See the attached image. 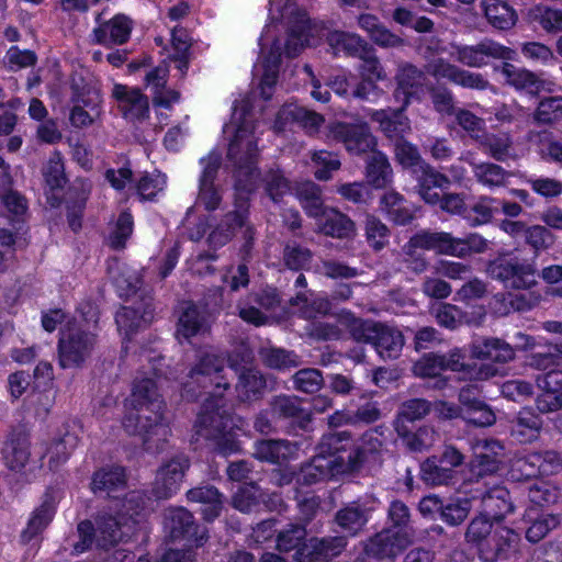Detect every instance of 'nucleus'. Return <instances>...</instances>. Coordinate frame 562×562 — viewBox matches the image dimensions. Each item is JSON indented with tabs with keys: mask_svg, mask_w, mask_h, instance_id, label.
I'll return each mask as SVG.
<instances>
[{
	"mask_svg": "<svg viewBox=\"0 0 562 562\" xmlns=\"http://www.w3.org/2000/svg\"><path fill=\"white\" fill-rule=\"evenodd\" d=\"M80 319L68 321L61 329L58 344L59 363L63 368L80 366L90 356L94 338L88 331L91 323H97L98 311L88 303L79 308Z\"/></svg>",
	"mask_w": 562,
	"mask_h": 562,
	"instance_id": "obj_11",
	"label": "nucleus"
},
{
	"mask_svg": "<svg viewBox=\"0 0 562 562\" xmlns=\"http://www.w3.org/2000/svg\"><path fill=\"white\" fill-rule=\"evenodd\" d=\"M358 24L368 33L371 41L381 47H397L403 44V40L386 29L373 14H361Z\"/></svg>",
	"mask_w": 562,
	"mask_h": 562,
	"instance_id": "obj_40",
	"label": "nucleus"
},
{
	"mask_svg": "<svg viewBox=\"0 0 562 562\" xmlns=\"http://www.w3.org/2000/svg\"><path fill=\"white\" fill-rule=\"evenodd\" d=\"M171 41L175 50L172 58L180 75L183 76L188 69V52L190 48L188 35L183 31L175 30L171 35Z\"/></svg>",
	"mask_w": 562,
	"mask_h": 562,
	"instance_id": "obj_61",
	"label": "nucleus"
},
{
	"mask_svg": "<svg viewBox=\"0 0 562 562\" xmlns=\"http://www.w3.org/2000/svg\"><path fill=\"white\" fill-rule=\"evenodd\" d=\"M194 385L203 390L200 396L205 395L203 407L195 422L196 432L216 441L217 448L223 454H231L239 450L237 440L244 422L227 414L224 409V392L229 382L225 371L224 358L212 347L200 350L196 363L190 371L189 380L183 383V391L189 396Z\"/></svg>",
	"mask_w": 562,
	"mask_h": 562,
	"instance_id": "obj_3",
	"label": "nucleus"
},
{
	"mask_svg": "<svg viewBox=\"0 0 562 562\" xmlns=\"http://www.w3.org/2000/svg\"><path fill=\"white\" fill-rule=\"evenodd\" d=\"M374 509L373 506L370 508L362 507L360 505H350L345 509L340 510L337 516L338 525L348 533H357L368 520V512Z\"/></svg>",
	"mask_w": 562,
	"mask_h": 562,
	"instance_id": "obj_47",
	"label": "nucleus"
},
{
	"mask_svg": "<svg viewBox=\"0 0 562 562\" xmlns=\"http://www.w3.org/2000/svg\"><path fill=\"white\" fill-rule=\"evenodd\" d=\"M470 353L474 359L505 363L514 359L515 350L499 338H479L470 345Z\"/></svg>",
	"mask_w": 562,
	"mask_h": 562,
	"instance_id": "obj_33",
	"label": "nucleus"
},
{
	"mask_svg": "<svg viewBox=\"0 0 562 562\" xmlns=\"http://www.w3.org/2000/svg\"><path fill=\"white\" fill-rule=\"evenodd\" d=\"M296 195L308 215L317 217L319 229L331 237L350 238L355 235V224L335 209H323L321 190L313 182H305L296 189Z\"/></svg>",
	"mask_w": 562,
	"mask_h": 562,
	"instance_id": "obj_14",
	"label": "nucleus"
},
{
	"mask_svg": "<svg viewBox=\"0 0 562 562\" xmlns=\"http://www.w3.org/2000/svg\"><path fill=\"white\" fill-rule=\"evenodd\" d=\"M362 63L358 68L360 77H372L375 80H384L386 74L382 67L374 49L370 46L362 55L358 57Z\"/></svg>",
	"mask_w": 562,
	"mask_h": 562,
	"instance_id": "obj_62",
	"label": "nucleus"
},
{
	"mask_svg": "<svg viewBox=\"0 0 562 562\" xmlns=\"http://www.w3.org/2000/svg\"><path fill=\"white\" fill-rule=\"evenodd\" d=\"M259 488L254 484H246L238 488L233 497V505L243 513H250L260 506Z\"/></svg>",
	"mask_w": 562,
	"mask_h": 562,
	"instance_id": "obj_56",
	"label": "nucleus"
},
{
	"mask_svg": "<svg viewBox=\"0 0 562 562\" xmlns=\"http://www.w3.org/2000/svg\"><path fill=\"white\" fill-rule=\"evenodd\" d=\"M535 120L543 124L562 121V98H548L542 100L535 113Z\"/></svg>",
	"mask_w": 562,
	"mask_h": 562,
	"instance_id": "obj_60",
	"label": "nucleus"
},
{
	"mask_svg": "<svg viewBox=\"0 0 562 562\" xmlns=\"http://www.w3.org/2000/svg\"><path fill=\"white\" fill-rule=\"evenodd\" d=\"M372 77H361L356 81L351 74L339 72L329 82L331 89L341 97L352 95L353 98L373 101L380 97L382 90Z\"/></svg>",
	"mask_w": 562,
	"mask_h": 562,
	"instance_id": "obj_25",
	"label": "nucleus"
},
{
	"mask_svg": "<svg viewBox=\"0 0 562 562\" xmlns=\"http://www.w3.org/2000/svg\"><path fill=\"white\" fill-rule=\"evenodd\" d=\"M504 80L517 90L536 94L540 91H552L553 83L525 68H517L512 64H504L501 69Z\"/></svg>",
	"mask_w": 562,
	"mask_h": 562,
	"instance_id": "obj_29",
	"label": "nucleus"
},
{
	"mask_svg": "<svg viewBox=\"0 0 562 562\" xmlns=\"http://www.w3.org/2000/svg\"><path fill=\"white\" fill-rule=\"evenodd\" d=\"M327 42L336 54L359 57L370 45L358 34L342 31H335L328 34Z\"/></svg>",
	"mask_w": 562,
	"mask_h": 562,
	"instance_id": "obj_41",
	"label": "nucleus"
},
{
	"mask_svg": "<svg viewBox=\"0 0 562 562\" xmlns=\"http://www.w3.org/2000/svg\"><path fill=\"white\" fill-rule=\"evenodd\" d=\"M115 268L112 265L109 266V277L113 281L116 291L120 296H131L139 289L140 280L131 273L127 268H121L119 262H114Z\"/></svg>",
	"mask_w": 562,
	"mask_h": 562,
	"instance_id": "obj_52",
	"label": "nucleus"
},
{
	"mask_svg": "<svg viewBox=\"0 0 562 562\" xmlns=\"http://www.w3.org/2000/svg\"><path fill=\"white\" fill-rule=\"evenodd\" d=\"M323 121L319 114L311 112L297 104L290 103L280 110L274 123V128L282 131L288 123L296 122L308 131H314L321 126Z\"/></svg>",
	"mask_w": 562,
	"mask_h": 562,
	"instance_id": "obj_37",
	"label": "nucleus"
},
{
	"mask_svg": "<svg viewBox=\"0 0 562 562\" xmlns=\"http://www.w3.org/2000/svg\"><path fill=\"white\" fill-rule=\"evenodd\" d=\"M481 7L488 23L498 30H509L517 22L515 9L504 0H482Z\"/></svg>",
	"mask_w": 562,
	"mask_h": 562,
	"instance_id": "obj_39",
	"label": "nucleus"
},
{
	"mask_svg": "<svg viewBox=\"0 0 562 562\" xmlns=\"http://www.w3.org/2000/svg\"><path fill=\"white\" fill-rule=\"evenodd\" d=\"M562 470V459L555 451L530 453L517 458L509 471L513 480L529 479L537 475H552Z\"/></svg>",
	"mask_w": 562,
	"mask_h": 562,
	"instance_id": "obj_22",
	"label": "nucleus"
},
{
	"mask_svg": "<svg viewBox=\"0 0 562 562\" xmlns=\"http://www.w3.org/2000/svg\"><path fill=\"white\" fill-rule=\"evenodd\" d=\"M297 448L288 441L282 440H262L256 446V457L259 460L278 463L293 458Z\"/></svg>",
	"mask_w": 562,
	"mask_h": 562,
	"instance_id": "obj_44",
	"label": "nucleus"
},
{
	"mask_svg": "<svg viewBox=\"0 0 562 562\" xmlns=\"http://www.w3.org/2000/svg\"><path fill=\"white\" fill-rule=\"evenodd\" d=\"M352 333L357 340L371 342L383 359L398 357L404 346L402 333L386 325L357 321Z\"/></svg>",
	"mask_w": 562,
	"mask_h": 562,
	"instance_id": "obj_18",
	"label": "nucleus"
},
{
	"mask_svg": "<svg viewBox=\"0 0 562 562\" xmlns=\"http://www.w3.org/2000/svg\"><path fill=\"white\" fill-rule=\"evenodd\" d=\"M471 507L467 497L451 499L442 507V520L452 526L459 525L468 517Z\"/></svg>",
	"mask_w": 562,
	"mask_h": 562,
	"instance_id": "obj_57",
	"label": "nucleus"
},
{
	"mask_svg": "<svg viewBox=\"0 0 562 562\" xmlns=\"http://www.w3.org/2000/svg\"><path fill=\"white\" fill-rule=\"evenodd\" d=\"M189 461L184 457H177L165 463L158 471L155 481V493L159 498H167L175 494L183 480Z\"/></svg>",
	"mask_w": 562,
	"mask_h": 562,
	"instance_id": "obj_27",
	"label": "nucleus"
},
{
	"mask_svg": "<svg viewBox=\"0 0 562 562\" xmlns=\"http://www.w3.org/2000/svg\"><path fill=\"white\" fill-rule=\"evenodd\" d=\"M502 451L503 447L495 440H477L473 446L474 460L471 462L473 476L479 479L498 471Z\"/></svg>",
	"mask_w": 562,
	"mask_h": 562,
	"instance_id": "obj_31",
	"label": "nucleus"
},
{
	"mask_svg": "<svg viewBox=\"0 0 562 562\" xmlns=\"http://www.w3.org/2000/svg\"><path fill=\"white\" fill-rule=\"evenodd\" d=\"M306 531L299 525H291L290 528L279 533L277 547L280 551L296 550L297 561L318 559L319 557H334L346 546L344 538L334 537L330 539H310L304 541Z\"/></svg>",
	"mask_w": 562,
	"mask_h": 562,
	"instance_id": "obj_16",
	"label": "nucleus"
},
{
	"mask_svg": "<svg viewBox=\"0 0 562 562\" xmlns=\"http://www.w3.org/2000/svg\"><path fill=\"white\" fill-rule=\"evenodd\" d=\"M162 385V379L154 366L150 376L144 372L136 378L125 404L127 414L122 426L128 434L139 436L145 443L164 440L169 434L165 403L158 392Z\"/></svg>",
	"mask_w": 562,
	"mask_h": 562,
	"instance_id": "obj_5",
	"label": "nucleus"
},
{
	"mask_svg": "<svg viewBox=\"0 0 562 562\" xmlns=\"http://www.w3.org/2000/svg\"><path fill=\"white\" fill-rule=\"evenodd\" d=\"M560 524V519L555 515H542L528 528L526 538L530 542H538L543 539L547 533Z\"/></svg>",
	"mask_w": 562,
	"mask_h": 562,
	"instance_id": "obj_64",
	"label": "nucleus"
},
{
	"mask_svg": "<svg viewBox=\"0 0 562 562\" xmlns=\"http://www.w3.org/2000/svg\"><path fill=\"white\" fill-rule=\"evenodd\" d=\"M491 307L498 315H507L513 311H525L531 307V302L524 294L495 295Z\"/></svg>",
	"mask_w": 562,
	"mask_h": 562,
	"instance_id": "obj_54",
	"label": "nucleus"
},
{
	"mask_svg": "<svg viewBox=\"0 0 562 562\" xmlns=\"http://www.w3.org/2000/svg\"><path fill=\"white\" fill-rule=\"evenodd\" d=\"M488 241L479 234H470L465 238H456L446 232L423 231L414 235L405 247L409 268L419 273L426 269V261L418 250H434L452 257H465L481 254L487 249Z\"/></svg>",
	"mask_w": 562,
	"mask_h": 562,
	"instance_id": "obj_7",
	"label": "nucleus"
},
{
	"mask_svg": "<svg viewBox=\"0 0 562 562\" xmlns=\"http://www.w3.org/2000/svg\"><path fill=\"white\" fill-rule=\"evenodd\" d=\"M78 438L75 434L65 430L58 436L54 437L49 445H41L42 458H48V465L55 469L64 463L74 449L77 447Z\"/></svg>",
	"mask_w": 562,
	"mask_h": 562,
	"instance_id": "obj_36",
	"label": "nucleus"
},
{
	"mask_svg": "<svg viewBox=\"0 0 562 562\" xmlns=\"http://www.w3.org/2000/svg\"><path fill=\"white\" fill-rule=\"evenodd\" d=\"M463 462V456L453 447H447L442 458H429L422 464V477L425 482L438 485L446 484L451 480V469Z\"/></svg>",
	"mask_w": 562,
	"mask_h": 562,
	"instance_id": "obj_26",
	"label": "nucleus"
},
{
	"mask_svg": "<svg viewBox=\"0 0 562 562\" xmlns=\"http://www.w3.org/2000/svg\"><path fill=\"white\" fill-rule=\"evenodd\" d=\"M423 74L412 65H404L398 68L396 75V89L394 97L402 103L401 110H376L371 111V120L379 123L381 131L389 137L403 136L411 130L409 120L403 114L404 109L414 99H420L424 93Z\"/></svg>",
	"mask_w": 562,
	"mask_h": 562,
	"instance_id": "obj_9",
	"label": "nucleus"
},
{
	"mask_svg": "<svg viewBox=\"0 0 562 562\" xmlns=\"http://www.w3.org/2000/svg\"><path fill=\"white\" fill-rule=\"evenodd\" d=\"M437 322L447 328H456L459 326L463 318L469 324H480L485 315V312L482 307L477 313V316L474 318H465V316L460 312V310L451 304L438 303L432 307Z\"/></svg>",
	"mask_w": 562,
	"mask_h": 562,
	"instance_id": "obj_45",
	"label": "nucleus"
},
{
	"mask_svg": "<svg viewBox=\"0 0 562 562\" xmlns=\"http://www.w3.org/2000/svg\"><path fill=\"white\" fill-rule=\"evenodd\" d=\"M165 527L172 539L181 536H198L199 527L193 524L192 515L184 508H170L166 512Z\"/></svg>",
	"mask_w": 562,
	"mask_h": 562,
	"instance_id": "obj_42",
	"label": "nucleus"
},
{
	"mask_svg": "<svg viewBox=\"0 0 562 562\" xmlns=\"http://www.w3.org/2000/svg\"><path fill=\"white\" fill-rule=\"evenodd\" d=\"M431 49L437 54H447L453 60L469 67H482L490 57L504 60H513L516 57L514 49L491 40H485L472 46L437 43Z\"/></svg>",
	"mask_w": 562,
	"mask_h": 562,
	"instance_id": "obj_17",
	"label": "nucleus"
},
{
	"mask_svg": "<svg viewBox=\"0 0 562 562\" xmlns=\"http://www.w3.org/2000/svg\"><path fill=\"white\" fill-rule=\"evenodd\" d=\"M132 29V20L119 13L93 30L94 42L105 46L122 45L128 41Z\"/></svg>",
	"mask_w": 562,
	"mask_h": 562,
	"instance_id": "obj_30",
	"label": "nucleus"
},
{
	"mask_svg": "<svg viewBox=\"0 0 562 562\" xmlns=\"http://www.w3.org/2000/svg\"><path fill=\"white\" fill-rule=\"evenodd\" d=\"M329 134L333 138L344 143L347 151L352 155L371 151L367 166V179L373 187L383 188L391 182V166L386 156L375 150L376 142L367 124L334 123L329 126Z\"/></svg>",
	"mask_w": 562,
	"mask_h": 562,
	"instance_id": "obj_8",
	"label": "nucleus"
},
{
	"mask_svg": "<svg viewBox=\"0 0 562 562\" xmlns=\"http://www.w3.org/2000/svg\"><path fill=\"white\" fill-rule=\"evenodd\" d=\"M205 312L192 303H184L177 325V338L180 342L188 341L207 331Z\"/></svg>",
	"mask_w": 562,
	"mask_h": 562,
	"instance_id": "obj_32",
	"label": "nucleus"
},
{
	"mask_svg": "<svg viewBox=\"0 0 562 562\" xmlns=\"http://www.w3.org/2000/svg\"><path fill=\"white\" fill-rule=\"evenodd\" d=\"M447 370L461 373L462 379L479 381L487 380L499 372L495 364H464L459 350L451 351L447 357L437 355L424 356L413 367L416 376L434 379L435 382L431 386L435 389H442L445 386L446 380L441 375Z\"/></svg>",
	"mask_w": 562,
	"mask_h": 562,
	"instance_id": "obj_12",
	"label": "nucleus"
},
{
	"mask_svg": "<svg viewBox=\"0 0 562 562\" xmlns=\"http://www.w3.org/2000/svg\"><path fill=\"white\" fill-rule=\"evenodd\" d=\"M256 105L249 100H236L231 121L223 127L228 140V167L235 177V210L225 215L223 223L209 234L210 247L224 246L236 228L244 229L246 238H251V227L246 224L249 194L257 188L258 172L255 168L259 149L251 109Z\"/></svg>",
	"mask_w": 562,
	"mask_h": 562,
	"instance_id": "obj_1",
	"label": "nucleus"
},
{
	"mask_svg": "<svg viewBox=\"0 0 562 562\" xmlns=\"http://www.w3.org/2000/svg\"><path fill=\"white\" fill-rule=\"evenodd\" d=\"M133 233V217L130 213L123 212L115 225L113 231L110 233L108 241L112 248L119 249L125 246L126 240Z\"/></svg>",
	"mask_w": 562,
	"mask_h": 562,
	"instance_id": "obj_59",
	"label": "nucleus"
},
{
	"mask_svg": "<svg viewBox=\"0 0 562 562\" xmlns=\"http://www.w3.org/2000/svg\"><path fill=\"white\" fill-rule=\"evenodd\" d=\"M42 447L34 448L27 436L11 438L3 448L5 465L15 472L32 471L38 468L42 459Z\"/></svg>",
	"mask_w": 562,
	"mask_h": 562,
	"instance_id": "obj_23",
	"label": "nucleus"
},
{
	"mask_svg": "<svg viewBox=\"0 0 562 562\" xmlns=\"http://www.w3.org/2000/svg\"><path fill=\"white\" fill-rule=\"evenodd\" d=\"M380 207L396 224L404 225L413 218V211L405 205L403 196L397 192L385 193L381 199Z\"/></svg>",
	"mask_w": 562,
	"mask_h": 562,
	"instance_id": "obj_46",
	"label": "nucleus"
},
{
	"mask_svg": "<svg viewBox=\"0 0 562 562\" xmlns=\"http://www.w3.org/2000/svg\"><path fill=\"white\" fill-rule=\"evenodd\" d=\"M315 177L318 180H328L331 177V172L336 171L340 167V160L331 153L319 150L315 151L312 156Z\"/></svg>",
	"mask_w": 562,
	"mask_h": 562,
	"instance_id": "obj_58",
	"label": "nucleus"
},
{
	"mask_svg": "<svg viewBox=\"0 0 562 562\" xmlns=\"http://www.w3.org/2000/svg\"><path fill=\"white\" fill-rule=\"evenodd\" d=\"M541 427L540 418L528 409L519 413L517 423L513 428L512 435L519 442H529L538 437Z\"/></svg>",
	"mask_w": 562,
	"mask_h": 562,
	"instance_id": "obj_50",
	"label": "nucleus"
},
{
	"mask_svg": "<svg viewBox=\"0 0 562 562\" xmlns=\"http://www.w3.org/2000/svg\"><path fill=\"white\" fill-rule=\"evenodd\" d=\"M474 177L482 186L494 188L505 186L510 172L496 164L481 162L474 166Z\"/></svg>",
	"mask_w": 562,
	"mask_h": 562,
	"instance_id": "obj_49",
	"label": "nucleus"
},
{
	"mask_svg": "<svg viewBox=\"0 0 562 562\" xmlns=\"http://www.w3.org/2000/svg\"><path fill=\"white\" fill-rule=\"evenodd\" d=\"M166 176L159 171L144 173L137 182V192L143 200H154L166 188Z\"/></svg>",
	"mask_w": 562,
	"mask_h": 562,
	"instance_id": "obj_55",
	"label": "nucleus"
},
{
	"mask_svg": "<svg viewBox=\"0 0 562 562\" xmlns=\"http://www.w3.org/2000/svg\"><path fill=\"white\" fill-rule=\"evenodd\" d=\"M125 483L124 470L120 467L110 470L98 471L92 479V491L94 493L105 491L109 495L117 491Z\"/></svg>",
	"mask_w": 562,
	"mask_h": 562,
	"instance_id": "obj_51",
	"label": "nucleus"
},
{
	"mask_svg": "<svg viewBox=\"0 0 562 562\" xmlns=\"http://www.w3.org/2000/svg\"><path fill=\"white\" fill-rule=\"evenodd\" d=\"M168 72V67L164 64L146 75V83L153 91L154 103L166 109L179 101V93L177 91L165 89Z\"/></svg>",
	"mask_w": 562,
	"mask_h": 562,
	"instance_id": "obj_38",
	"label": "nucleus"
},
{
	"mask_svg": "<svg viewBox=\"0 0 562 562\" xmlns=\"http://www.w3.org/2000/svg\"><path fill=\"white\" fill-rule=\"evenodd\" d=\"M111 497L109 509L98 518L95 529L88 520L78 525L79 541L74 547L76 554L90 549L94 539L98 547H106L131 536L142 509L139 493H128L124 499L116 495Z\"/></svg>",
	"mask_w": 562,
	"mask_h": 562,
	"instance_id": "obj_6",
	"label": "nucleus"
},
{
	"mask_svg": "<svg viewBox=\"0 0 562 562\" xmlns=\"http://www.w3.org/2000/svg\"><path fill=\"white\" fill-rule=\"evenodd\" d=\"M487 272L507 288L527 289L536 282L533 265L514 257L497 258L490 263Z\"/></svg>",
	"mask_w": 562,
	"mask_h": 562,
	"instance_id": "obj_20",
	"label": "nucleus"
},
{
	"mask_svg": "<svg viewBox=\"0 0 562 562\" xmlns=\"http://www.w3.org/2000/svg\"><path fill=\"white\" fill-rule=\"evenodd\" d=\"M323 35V24L311 22L296 4L289 1L281 8L279 0H270L269 22L259 37V56L252 70L263 100H269L274 92L283 59L316 45Z\"/></svg>",
	"mask_w": 562,
	"mask_h": 562,
	"instance_id": "obj_2",
	"label": "nucleus"
},
{
	"mask_svg": "<svg viewBox=\"0 0 562 562\" xmlns=\"http://www.w3.org/2000/svg\"><path fill=\"white\" fill-rule=\"evenodd\" d=\"M477 143L484 151L488 153L496 160L504 161L509 157L512 140L507 134L494 135L484 133Z\"/></svg>",
	"mask_w": 562,
	"mask_h": 562,
	"instance_id": "obj_53",
	"label": "nucleus"
},
{
	"mask_svg": "<svg viewBox=\"0 0 562 562\" xmlns=\"http://www.w3.org/2000/svg\"><path fill=\"white\" fill-rule=\"evenodd\" d=\"M188 499L203 505L202 515L207 521H212L221 513L222 497L214 487L204 486L190 490L188 492Z\"/></svg>",
	"mask_w": 562,
	"mask_h": 562,
	"instance_id": "obj_43",
	"label": "nucleus"
},
{
	"mask_svg": "<svg viewBox=\"0 0 562 562\" xmlns=\"http://www.w3.org/2000/svg\"><path fill=\"white\" fill-rule=\"evenodd\" d=\"M58 501L59 497L56 492L46 494L45 499L35 509L22 533L23 541L30 542L49 525L55 515Z\"/></svg>",
	"mask_w": 562,
	"mask_h": 562,
	"instance_id": "obj_34",
	"label": "nucleus"
},
{
	"mask_svg": "<svg viewBox=\"0 0 562 562\" xmlns=\"http://www.w3.org/2000/svg\"><path fill=\"white\" fill-rule=\"evenodd\" d=\"M525 237L526 243L530 245L536 252L548 249L554 243V235L541 225L528 227Z\"/></svg>",
	"mask_w": 562,
	"mask_h": 562,
	"instance_id": "obj_63",
	"label": "nucleus"
},
{
	"mask_svg": "<svg viewBox=\"0 0 562 562\" xmlns=\"http://www.w3.org/2000/svg\"><path fill=\"white\" fill-rule=\"evenodd\" d=\"M202 172L199 182V194L196 205L207 211L216 210L222 201V189L217 182V171L221 165V155L212 150L200 160Z\"/></svg>",
	"mask_w": 562,
	"mask_h": 562,
	"instance_id": "obj_21",
	"label": "nucleus"
},
{
	"mask_svg": "<svg viewBox=\"0 0 562 562\" xmlns=\"http://www.w3.org/2000/svg\"><path fill=\"white\" fill-rule=\"evenodd\" d=\"M395 156L397 161L405 169H409L417 180V191L419 196L426 203L438 202V194L432 192V189H448L450 186L449 178L424 162L417 148L411 143L398 140L395 145Z\"/></svg>",
	"mask_w": 562,
	"mask_h": 562,
	"instance_id": "obj_15",
	"label": "nucleus"
},
{
	"mask_svg": "<svg viewBox=\"0 0 562 562\" xmlns=\"http://www.w3.org/2000/svg\"><path fill=\"white\" fill-rule=\"evenodd\" d=\"M380 447L373 432L366 434L356 445L345 431L325 435L317 454L299 473L297 482L310 485L352 471Z\"/></svg>",
	"mask_w": 562,
	"mask_h": 562,
	"instance_id": "obj_4",
	"label": "nucleus"
},
{
	"mask_svg": "<svg viewBox=\"0 0 562 562\" xmlns=\"http://www.w3.org/2000/svg\"><path fill=\"white\" fill-rule=\"evenodd\" d=\"M481 512L495 521L502 520L513 512L509 492L499 485L490 487L481 498Z\"/></svg>",
	"mask_w": 562,
	"mask_h": 562,
	"instance_id": "obj_35",
	"label": "nucleus"
},
{
	"mask_svg": "<svg viewBox=\"0 0 562 562\" xmlns=\"http://www.w3.org/2000/svg\"><path fill=\"white\" fill-rule=\"evenodd\" d=\"M428 71L437 79H448L464 88L485 89L487 86V82L480 74L460 69L442 58L432 60L428 65Z\"/></svg>",
	"mask_w": 562,
	"mask_h": 562,
	"instance_id": "obj_28",
	"label": "nucleus"
},
{
	"mask_svg": "<svg viewBox=\"0 0 562 562\" xmlns=\"http://www.w3.org/2000/svg\"><path fill=\"white\" fill-rule=\"evenodd\" d=\"M112 95L123 116L132 123H143L149 114V103L139 89L115 83Z\"/></svg>",
	"mask_w": 562,
	"mask_h": 562,
	"instance_id": "obj_24",
	"label": "nucleus"
},
{
	"mask_svg": "<svg viewBox=\"0 0 562 562\" xmlns=\"http://www.w3.org/2000/svg\"><path fill=\"white\" fill-rule=\"evenodd\" d=\"M465 536L469 542L477 544L480 558L484 562L507 559L519 542L518 533L499 526L498 521L482 512L470 522Z\"/></svg>",
	"mask_w": 562,
	"mask_h": 562,
	"instance_id": "obj_10",
	"label": "nucleus"
},
{
	"mask_svg": "<svg viewBox=\"0 0 562 562\" xmlns=\"http://www.w3.org/2000/svg\"><path fill=\"white\" fill-rule=\"evenodd\" d=\"M151 318V312L145 311L142 315H139L136 310L130 306H124L116 313L115 321L119 330L126 337H130L134 330H137L138 328L149 324Z\"/></svg>",
	"mask_w": 562,
	"mask_h": 562,
	"instance_id": "obj_48",
	"label": "nucleus"
},
{
	"mask_svg": "<svg viewBox=\"0 0 562 562\" xmlns=\"http://www.w3.org/2000/svg\"><path fill=\"white\" fill-rule=\"evenodd\" d=\"M389 516L393 527L378 533L367 546V553L380 560L392 561L404 549L413 538L411 528L406 525L408 520V508L401 502H393L389 509Z\"/></svg>",
	"mask_w": 562,
	"mask_h": 562,
	"instance_id": "obj_13",
	"label": "nucleus"
},
{
	"mask_svg": "<svg viewBox=\"0 0 562 562\" xmlns=\"http://www.w3.org/2000/svg\"><path fill=\"white\" fill-rule=\"evenodd\" d=\"M252 359V352L243 346L240 351L229 359V368H225L226 373L234 370L239 374L236 391L243 402L257 398L266 385L259 371L249 367Z\"/></svg>",
	"mask_w": 562,
	"mask_h": 562,
	"instance_id": "obj_19",
	"label": "nucleus"
}]
</instances>
